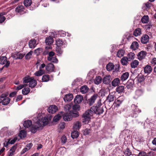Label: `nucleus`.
<instances>
[{"mask_svg": "<svg viewBox=\"0 0 156 156\" xmlns=\"http://www.w3.org/2000/svg\"><path fill=\"white\" fill-rule=\"evenodd\" d=\"M103 112V108L101 106V103L95 106H93L90 109L87 110L83 114V122L85 124L87 123L94 113L99 114L102 113Z\"/></svg>", "mask_w": 156, "mask_h": 156, "instance_id": "obj_1", "label": "nucleus"}, {"mask_svg": "<svg viewBox=\"0 0 156 156\" xmlns=\"http://www.w3.org/2000/svg\"><path fill=\"white\" fill-rule=\"evenodd\" d=\"M48 122V119L46 117L42 118L41 119H39L35 123L37 126L35 125V124L33 125L31 127L30 131L32 133H35L37 132V129L39 127H43L47 125Z\"/></svg>", "mask_w": 156, "mask_h": 156, "instance_id": "obj_2", "label": "nucleus"}, {"mask_svg": "<svg viewBox=\"0 0 156 156\" xmlns=\"http://www.w3.org/2000/svg\"><path fill=\"white\" fill-rule=\"evenodd\" d=\"M66 113L63 116V119L65 121H70L72 118V116L74 114L73 111H71L70 109L71 108V106L68 104L66 105L64 107Z\"/></svg>", "mask_w": 156, "mask_h": 156, "instance_id": "obj_3", "label": "nucleus"}, {"mask_svg": "<svg viewBox=\"0 0 156 156\" xmlns=\"http://www.w3.org/2000/svg\"><path fill=\"white\" fill-rule=\"evenodd\" d=\"M0 64L2 65L5 64L4 66L8 67L10 64V62L7 61L5 56H2L0 58Z\"/></svg>", "mask_w": 156, "mask_h": 156, "instance_id": "obj_4", "label": "nucleus"}, {"mask_svg": "<svg viewBox=\"0 0 156 156\" xmlns=\"http://www.w3.org/2000/svg\"><path fill=\"white\" fill-rule=\"evenodd\" d=\"M54 65L51 63L47 64L45 66V69L48 73L54 72Z\"/></svg>", "mask_w": 156, "mask_h": 156, "instance_id": "obj_5", "label": "nucleus"}, {"mask_svg": "<svg viewBox=\"0 0 156 156\" xmlns=\"http://www.w3.org/2000/svg\"><path fill=\"white\" fill-rule=\"evenodd\" d=\"M17 148V145H13L9 150L7 156H13L15 154Z\"/></svg>", "mask_w": 156, "mask_h": 156, "instance_id": "obj_6", "label": "nucleus"}, {"mask_svg": "<svg viewBox=\"0 0 156 156\" xmlns=\"http://www.w3.org/2000/svg\"><path fill=\"white\" fill-rule=\"evenodd\" d=\"M115 92H112L110 93L108 96L107 98L106 101L109 102H111L113 101L115 99Z\"/></svg>", "mask_w": 156, "mask_h": 156, "instance_id": "obj_7", "label": "nucleus"}, {"mask_svg": "<svg viewBox=\"0 0 156 156\" xmlns=\"http://www.w3.org/2000/svg\"><path fill=\"white\" fill-rule=\"evenodd\" d=\"M57 46L65 47L66 46V43L65 41H63L62 39H58L56 42Z\"/></svg>", "mask_w": 156, "mask_h": 156, "instance_id": "obj_8", "label": "nucleus"}, {"mask_svg": "<svg viewBox=\"0 0 156 156\" xmlns=\"http://www.w3.org/2000/svg\"><path fill=\"white\" fill-rule=\"evenodd\" d=\"M146 54L147 52L146 51H142L137 55V58L140 60H141L145 58Z\"/></svg>", "mask_w": 156, "mask_h": 156, "instance_id": "obj_9", "label": "nucleus"}, {"mask_svg": "<svg viewBox=\"0 0 156 156\" xmlns=\"http://www.w3.org/2000/svg\"><path fill=\"white\" fill-rule=\"evenodd\" d=\"M58 110L57 107L55 105H52L50 106L48 108V111L49 113H54Z\"/></svg>", "mask_w": 156, "mask_h": 156, "instance_id": "obj_10", "label": "nucleus"}, {"mask_svg": "<svg viewBox=\"0 0 156 156\" xmlns=\"http://www.w3.org/2000/svg\"><path fill=\"white\" fill-rule=\"evenodd\" d=\"M112 78L110 75H106L103 78V83L106 84H109L111 81Z\"/></svg>", "mask_w": 156, "mask_h": 156, "instance_id": "obj_11", "label": "nucleus"}, {"mask_svg": "<svg viewBox=\"0 0 156 156\" xmlns=\"http://www.w3.org/2000/svg\"><path fill=\"white\" fill-rule=\"evenodd\" d=\"M97 94H94L92 96L90 99H88V103L90 106L94 104L95 100L97 98Z\"/></svg>", "mask_w": 156, "mask_h": 156, "instance_id": "obj_12", "label": "nucleus"}, {"mask_svg": "<svg viewBox=\"0 0 156 156\" xmlns=\"http://www.w3.org/2000/svg\"><path fill=\"white\" fill-rule=\"evenodd\" d=\"M83 98L81 95H77L75 98L74 102L76 104H79L81 103L83 100Z\"/></svg>", "mask_w": 156, "mask_h": 156, "instance_id": "obj_13", "label": "nucleus"}, {"mask_svg": "<svg viewBox=\"0 0 156 156\" xmlns=\"http://www.w3.org/2000/svg\"><path fill=\"white\" fill-rule=\"evenodd\" d=\"M140 41L142 43L147 44L149 41V37L147 35L145 34L141 37Z\"/></svg>", "mask_w": 156, "mask_h": 156, "instance_id": "obj_14", "label": "nucleus"}, {"mask_svg": "<svg viewBox=\"0 0 156 156\" xmlns=\"http://www.w3.org/2000/svg\"><path fill=\"white\" fill-rule=\"evenodd\" d=\"M144 69V73L148 74H150L152 70L151 66L148 65H147Z\"/></svg>", "mask_w": 156, "mask_h": 156, "instance_id": "obj_15", "label": "nucleus"}, {"mask_svg": "<svg viewBox=\"0 0 156 156\" xmlns=\"http://www.w3.org/2000/svg\"><path fill=\"white\" fill-rule=\"evenodd\" d=\"M73 98V96L72 94H68L66 95L64 98V99L65 102L70 101Z\"/></svg>", "mask_w": 156, "mask_h": 156, "instance_id": "obj_16", "label": "nucleus"}, {"mask_svg": "<svg viewBox=\"0 0 156 156\" xmlns=\"http://www.w3.org/2000/svg\"><path fill=\"white\" fill-rule=\"evenodd\" d=\"M37 84V81L34 79V78L32 77L29 82V86L31 88H34L36 85Z\"/></svg>", "mask_w": 156, "mask_h": 156, "instance_id": "obj_17", "label": "nucleus"}, {"mask_svg": "<svg viewBox=\"0 0 156 156\" xmlns=\"http://www.w3.org/2000/svg\"><path fill=\"white\" fill-rule=\"evenodd\" d=\"M24 9V7L23 6L19 5L16 8L15 11L16 12L20 14H23L25 12Z\"/></svg>", "mask_w": 156, "mask_h": 156, "instance_id": "obj_18", "label": "nucleus"}, {"mask_svg": "<svg viewBox=\"0 0 156 156\" xmlns=\"http://www.w3.org/2000/svg\"><path fill=\"white\" fill-rule=\"evenodd\" d=\"M8 129L7 127L2 128L0 131V136L1 137L7 136Z\"/></svg>", "mask_w": 156, "mask_h": 156, "instance_id": "obj_19", "label": "nucleus"}, {"mask_svg": "<svg viewBox=\"0 0 156 156\" xmlns=\"http://www.w3.org/2000/svg\"><path fill=\"white\" fill-rule=\"evenodd\" d=\"M121 97H119V98H120ZM123 99H122V98L121 100H120V98L119 99H117V100L114 102V107L118 108L123 101Z\"/></svg>", "mask_w": 156, "mask_h": 156, "instance_id": "obj_20", "label": "nucleus"}, {"mask_svg": "<svg viewBox=\"0 0 156 156\" xmlns=\"http://www.w3.org/2000/svg\"><path fill=\"white\" fill-rule=\"evenodd\" d=\"M29 47L30 48H35L37 45L36 40H30L29 43Z\"/></svg>", "mask_w": 156, "mask_h": 156, "instance_id": "obj_21", "label": "nucleus"}, {"mask_svg": "<svg viewBox=\"0 0 156 156\" xmlns=\"http://www.w3.org/2000/svg\"><path fill=\"white\" fill-rule=\"evenodd\" d=\"M120 80L119 78H116L114 79L112 82V84L113 86L116 87L119 83Z\"/></svg>", "mask_w": 156, "mask_h": 156, "instance_id": "obj_22", "label": "nucleus"}, {"mask_svg": "<svg viewBox=\"0 0 156 156\" xmlns=\"http://www.w3.org/2000/svg\"><path fill=\"white\" fill-rule=\"evenodd\" d=\"M88 89V87L87 86L85 85L81 87L80 90L82 93L84 94L87 92Z\"/></svg>", "mask_w": 156, "mask_h": 156, "instance_id": "obj_23", "label": "nucleus"}, {"mask_svg": "<svg viewBox=\"0 0 156 156\" xmlns=\"http://www.w3.org/2000/svg\"><path fill=\"white\" fill-rule=\"evenodd\" d=\"M81 126V123L77 121L74 123L73 128L74 130H77L80 128Z\"/></svg>", "mask_w": 156, "mask_h": 156, "instance_id": "obj_24", "label": "nucleus"}, {"mask_svg": "<svg viewBox=\"0 0 156 156\" xmlns=\"http://www.w3.org/2000/svg\"><path fill=\"white\" fill-rule=\"evenodd\" d=\"M47 59L48 61L55 63H57L58 62V60L55 57H47Z\"/></svg>", "mask_w": 156, "mask_h": 156, "instance_id": "obj_25", "label": "nucleus"}, {"mask_svg": "<svg viewBox=\"0 0 156 156\" xmlns=\"http://www.w3.org/2000/svg\"><path fill=\"white\" fill-rule=\"evenodd\" d=\"M45 73V71L42 69H39V70L36 71L34 73V75L37 76H41Z\"/></svg>", "mask_w": 156, "mask_h": 156, "instance_id": "obj_26", "label": "nucleus"}, {"mask_svg": "<svg viewBox=\"0 0 156 156\" xmlns=\"http://www.w3.org/2000/svg\"><path fill=\"white\" fill-rule=\"evenodd\" d=\"M32 121L30 120H27L25 121L23 126L25 128H29L32 126Z\"/></svg>", "mask_w": 156, "mask_h": 156, "instance_id": "obj_27", "label": "nucleus"}, {"mask_svg": "<svg viewBox=\"0 0 156 156\" xmlns=\"http://www.w3.org/2000/svg\"><path fill=\"white\" fill-rule=\"evenodd\" d=\"M71 106V105H70ZM72 108V106H71V108ZM79 106L78 105H73L72 107V110H71L72 108L70 109V110L71 111H73L74 112V114H75L76 115H77V112L76 110L79 109Z\"/></svg>", "mask_w": 156, "mask_h": 156, "instance_id": "obj_28", "label": "nucleus"}, {"mask_svg": "<svg viewBox=\"0 0 156 156\" xmlns=\"http://www.w3.org/2000/svg\"><path fill=\"white\" fill-rule=\"evenodd\" d=\"M129 76V73L128 72H125L123 73L121 76V79L122 81L126 80Z\"/></svg>", "mask_w": 156, "mask_h": 156, "instance_id": "obj_29", "label": "nucleus"}, {"mask_svg": "<svg viewBox=\"0 0 156 156\" xmlns=\"http://www.w3.org/2000/svg\"><path fill=\"white\" fill-rule=\"evenodd\" d=\"M45 42L47 44H51L53 43V39L52 37L49 36L46 38Z\"/></svg>", "mask_w": 156, "mask_h": 156, "instance_id": "obj_30", "label": "nucleus"}, {"mask_svg": "<svg viewBox=\"0 0 156 156\" xmlns=\"http://www.w3.org/2000/svg\"><path fill=\"white\" fill-rule=\"evenodd\" d=\"M149 20V16L147 15H144L142 18L141 21L143 23H148Z\"/></svg>", "mask_w": 156, "mask_h": 156, "instance_id": "obj_31", "label": "nucleus"}, {"mask_svg": "<svg viewBox=\"0 0 156 156\" xmlns=\"http://www.w3.org/2000/svg\"><path fill=\"white\" fill-rule=\"evenodd\" d=\"M114 67L115 66L113 63H109L106 66V69L108 71H110L114 69Z\"/></svg>", "mask_w": 156, "mask_h": 156, "instance_id": "obj_32", "label": "nucleus"}, {"mask_svg": "<svg viewBox=\"0 0 156 156\" xmlns=\"http://www.w3.org/2000/svg\"><path fill=\"white\" fill-rule=\"evenodd\" d=\"M151 3L150 2H147L144 4L143 6V9L144 10H147L151 6Z\"/></svg>", "mask_w": 156, "mask_h": 156, "instance_id": "obj_33", "label": "nucleus"}, {"mask_svg": "<svg viewBox=\"0 0 156 156\" xmlns=\"http://www.w3.org/2000/svg\"><path fill=\"white\" fill-rule=\"evenodd\" d=\"M10 99L9 98H5L2 101L1 103L3 105H7L9 102Z\"/></svg>", "mask_w": 156, "mask_h": 156, "instance_id": "obj_34", "label": "nucleus"}, {"mask_svg": "<svg viewBox=\"0 0 156 156\" xmlns=\"http://www.w3.org/2000/svg\"><path fill=\"white\" fill-rule=\"evenodd\" d=\"M128 58L126 57H123L121 60V63L123 65H126L128 63Z\"/></svg>", "mask_w": 156, "mask_h": 156, "instance_id": "obj_35", "label": "nucleus"}, {"mask_svg": "<svg viewBox=\"0 0 156 156\" xmlns=\"http://www.w3.org/2000/svg\"><path fill=\"white\" fill-rule=\"evenodd\" d=\"M102 80V78L100 76H98L96 77L94 80V83L96 84H99L101 83Z\"/></svg>", "mask_w": 156, "mask_h": 156, "instance_id": "obj_36", "label": "nucleus"}, {"mask_svg": "<svg viewBox=\"0 0 156 156\" xmlns=\"http://www.w3.org/2000/svg\"><path fill=\"white\" fill-rule=\"evenodd\" d=\"M71 136L72 138L75 139L78 137L79 136V133L77 131L74 130L71 134Z\"/></svg>", "mask_w": 156, "mask_h": 156, "instance_id": "obj_37", "label": "nucleus"}, {"mask_svg": "<svg viewBox=\"0 0 156 156\" xmlns=\"http://www.w3.org/2000/svg\"><path fill=\"white\" fill-rule=\"evenodd\" d=\"M30 91V89L29 87L24 88L22 90V93L23 94L26 95L28 94Z\"/></svg>", "mask_w": 156, "mask_h": 156, "instance_id": "obj_38", "label": "nucleus"}, {"mask_svg": "<svg viewBox=\"0 0 156 156\" xmlns=\"http://www.w3.org/2000/svg\"><path fill=\"white\" fill-rule=\"evenodd\" d=\"M49 76L48 74H46L42 76V80L43 82H47L49 80Z\"/></svg>", "mask_w": 156, "mask_h": 156, "instance_id": "obj_39", "label": "nucleus"}, {"mask_svg": "<svg viewBox=\"0 0 156 156\" xmlns=\"http://www.w3.org/2000/svg\"><path fill=\"white\" fill-rule=\"evenodd\" d=\"M59 47L57 46L55 49V51L57 53V55L59 56L61 55L63 52V51Z\"/></svg>", "mask_w": 156, "mask_h": 156, "instance_id": "obj_40", "label": "nucleus"}, {"mask_svg": "<svg viewBox=\"0 0 156 156\" xmlns=\"http://www.w3.org/2000/svg\"><path fill=\"white\" fill-rule=\"evenodd\" d=\"M124 53V50L122 49L119 50L117 52V56L119 58H121L123 56Z\"/></svg>", "mask_w": 156, "mask_h": 156, "instance_id": "obj_41", "label": "nucleus"}, {"mask_svg": "<svg viewBox=\"0 0 156 156\" xmlns=\"http://www.w3.org/2000/svg\"><path fill=\"white\" fill-rule=\"evenodd\" d=\"M128 59L129 60L133 59L135 57V55L133 52H130L128 55Z\"/></svg>", "mask_w": 156, "mask_h": 156, "instance_id": "obj_42", "label": "nucleus"}, {"mask_svg": "<svg viewBox=\"0 0 156 156\" xmlns=\"http://www.w3.org/2000/svg\"><path fill=\"white\" fill-rule=\"evenodd\" d=\"M26 133L25 131L21 130L19 134V136L21 138H24L26 136Z\"/></svg>", "mask_w": 156, "mask_h": 156, "instance_id": "obj_43", "label": "nucleus"}, {"mask_svg": "<svg viewBox=\"0 0 156 156\" xmlns=\"http://www.w3.org/2000/svg\"><path fill=\"white\" fill-rule=\"evenodd\" d=\"M32 3L31 0H25L24 1V4L26 7L29 6Z\"/></svg>", "mask_w": 156, "mask_h": 156, "instance_id": "obj_44", "label": "nucleus"}, {"mask_svg": "<svg viewBox=\"0 0 156 156\" xmlns=\"http://www.w3.org/2000/svg\"><path fill=\"white\" fill-rule=\"evenodd\" d=\"M137 79V81L138 82L137 84L138 86H139V83H140L141 82H143L144 80V77L143 76L141 75V76H140L139 77H138Z\"/></svg>", "mask_w": 156, "mask_h": 156, "instance_id": "obj_45", "label": "nucleus"}, {"mask_svg": "<svg viewBox=\"0 0 156 156\" xmlns=\"http://www.w3.org/2000/svg\"><path fill=\"white\" fill-rule=\"evenodd\" d=\"M124 87L123 86H120L117 87L116 89V91L119 93L122 92L124 90Z\"/></svg>", "mask_w": 156, "mask_h": 156, "instance_id": "obj_46", "label": "nucleus"}, {"mask_svg": "<svg viewBox=\"0 0 156 156\" xmlns=\"http://www.w3.org/2000/svg\"><path fill=\"white\" fill-rule=\"evenodd\" d=\"M130 48L133 50H135L136 49V42H133L130 46Z\"/></svg>", "mask_w": 156, "mask_h": 156, "instance_id": "obj_47", "label": "nucleus"}, {"mask_svg": "<svg viewBox=\"0 0 156 156\" xmlns=\"http://www.w3.org/2000/svg\"><path fill=\"white\" fill-rule=\"evenodd\" d=\"M61 117V116L60 115L58 114L54 117L53 120L54 122H57L60 120Z\"/></svg>", "mask_w": 156, "mask_h": 156, "instance_id": "obj_48", "label": "nucleus"}, {"mask_svg": "<svg viewBox=\"0 0 156 156\" xmlns=\"http://www.w3.org/2000/svg\"><path fill=\"white\" fill-rule=\"evenodd\" d=\"M124 153L126 156H129L131 154L132 152L128 148H127L125 151Z\"/></svg>", "mask_w": 156, "mask_h": 156, "instance_id": "obj_49", "label": "nucleus"}, {"mask_svg": "<svg viewBox=\"0 0 156 156\" xmlns=\"http://www.w3.org/2000/svg\"><path fill=\"white\" fill-rule=\"evenodd\" d=\"M31 77L29 76H26L24 77L23 79V82L24 83H29Z\"/></svg>", "mask_w": 156, "mask_h": 156, "instance_id": "obj_50", "label": "nucleus"}, {"mask_svg": "<svg viewBox=\"0 0 156 156\" xmlns=\"http://www.w3.org/2000/svg\"><path fill=\"white\" fill-rule=\"evenodd\" d=\"M5 14L2 13L0 14V23L3 22L5 19V17L3 16Z\"/></svg>", "mask_w": 156, "mask_h": 156, "instance_id": "obj_51", "label": "nucleus"}, {"mask_svg": "<svg viewBox=\"0 0 156 156\" xmlns=\"http://www.w3.org/2000/svg\"><path fill=\"white\" fill-rule=\"evenodd\" d=\"M42 50L41 48H38L36 49L34 51V52L37 55H39V54L42 52Z\"/></svg>", "mask_w": 156, "mask_h": 156, "instance_id": "obj_52", "label": "nucleus"}, {"mask_svg": "<svg viewBox=\"0 0 156 156\" xmlns=\"http://www.w3.org/2000/svg\"><path fill=\"white\" fill-rule=\"evenodd\" d=\"M33 52L32 51H30L25 56V58L26 59H30L32 54Z\"/></svg>", "mask_w": 156, "mask_h": 156, "instance_id": "obj_53", "label": "nucleus"}, {"mask_svg": "<svg viewBox=\"0 0 156 156\" xmlns=\"http://www.w3.org/2000/svg\"><path fill=\"white\" fill-rule=\"evenodd\" d=\"M24 55L20 53H18L16 55V59H21L23 57Z\"/></svg>", "mask_w": 156, "mask_h": 156, "instance_id": "obj_54", "label": "nucleus"}, {"mask_svg": "<svg viewBox=\"0 0 156 156\" xmlns=\"http://www.w3.org/2000/svg\"><path fill=\"white\" fill-rule=\"evenodd\" d=\"M58 35L61 37H64L66 35V33L63 30H61L59 31Z\"/></svg>", "mask_w": 156, "mask_h": 156, "instance_id": "obj_55", "label": "nucleus"}, {"mask_svg": "<svg viewBox=\"0 0 156 156\" xmlns=\"http://www.w3.org/2000/svg\"><path fill=\"white\" fill-rule=\"evenodd\" d=\"M131 66L132 68H135L136 67V60H135L131 64Z\"/></svg>", "mask_w": 156, "mask_h": 156, "instance_id": "obj_56", "label": "nucleus"}, {"mask_svg": "<svg viewBox=\"0 0 156 156\" xmlns=\"http://www.w3.org/2000/svg\"><path fill=\"white\" fill-rule=\"evenodd\" d=\"M25 85L24 84H20L18 86H17L16 87V89L17 90H20L22 89L24 86H25Z\"/></svg>", "mask_w": 156, "mask_h": 156, "instance_id": "obj_57", "label": "nucleus"}, {"mask_svg": "<svg viewBox=\"0 0 156 156\" xmlns=\"http://www.w3.org/2000/svg\"><path fill=\"white\" fill-rule=\"evenodd\" d=\"M61 140L63 144H65L67 140V138L65 136H63L62 137Z\"/></svg>", "mask_w": 156, "mask_h": 156, "instance_id": "obj_58", "label": "nucleus"}, {"mask_svg": "<svg viewBox=\"0 0 156 156\" xmlns=\"http://www.w3.org/2000/svg\"><path fill=\"white\" fill-rule=\"evenodd\" d=\"M138 156H147V154L144 152L142 151L140 152Z\"/></svg>", "mask_w": 156, "mask_h": 156, "instance_id": "obj_59", "label": "nucleus"}, {"mask_svg": "<svg viewBox=\"0 0 156 156\" xmlns=\"http://www.w3.org/2000/svg\"><path fill=\"white\" fill-rule=\"evenodd\" d=\"M128 131H129L128 130H124L122 133V135H124V134H125V138L126 137V136H127V137H128L129 136V135H127L126 134V133H128Z\"/></svg>", "mask_w": 156, "mask_h": 156, "instance_id": "obj_60", "label": "nucleus"}, {"mask_svg": "<svg viewBox=\"0 0 156 156\" xmlns=\"http://www.w3.org/2000/svg\"><path fill=\"white\" fill-rule=\"evenodd\" d=\"M59 127L61 129H64L65 126V123L64 122L61 123L59 125Z\"/></svg>", "mask_w": 156, "mask_h": 156, "instance_id": "obj_61", "label": "nucleus"}, {"mask_svg": "<svg viewBox=\"0 0 156 156\" xmlns=\"http://www.w3.org/2000/svg\"><path fill=\"white\" fill-rule=\"evenodd\" d=\"M48 56L47 57H54L55 55V53L53 51H50L48 53Z\"/></svg>", "mask_w": 156, "mask_h": 156, "instance_id": "obj_62", "label": "nucleus"}, {"mask_svg": "<svg viewBox=\"0 0 156 156\" xmlns=\"http://www.w3.org/2000/svg\"><path fill=\"white\" fill-rule=\"evenodd\" d=\"M28 150H29L27 149V148L26 147L23 148L21 151V154H23Z\"/></svg>", "mask_w": 156, "mask_h": 156, "instance_id": "obj_63", "label": "nucleus"}, {"mask_svg": "<svg viewBox=\"0 0 156 156\" xmlns=\"http://www.w3.org/2000/svg\"><path fill=\"white\" fill-rule=\"evenodd\" d=\"M151 62L152 64L155 65L156 64V58H154L151 60Z\"/></svg>", "mask_w": 156, "mask_h": 156, "instance_id": "obj_64", "label": "nucleus"}]
</instances>
